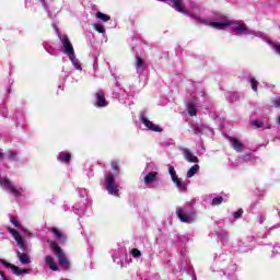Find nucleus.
I'll use <instances>...</instances> for the list:
<instances>
[{"label":"nucleus","mask_w":280,"mask_h":280,"mask_svg":"<svg viewBox=\"0 0 280 280\" xmlns=\"http://www.w3.org/2000/svg\"><path fill=\"white\" fill-rule=\"evenodd\" d=\"M195 20L197 23H202L203 25H209L210 27H213L214 30H231L234 32L236 36H253L256 38H261V40H265L270 45V47L273 49L275 54L280 56V43L275 42L268 37V35L261 33V31H255L252 28H248V26L244 23L240 22H233L229 20V18H215L213 20H202L200 16H195Z\"/></svg>","instance_id":"nucleus-1"},{"label":"nucleus","mask_w":280,"mask_h":280,"mask_svg":"<svg viewBox=\"0 0 280 280\" xmlns=\"http://www.w3.org/2000/svg\"><path fill=\"white\" fill-rule=\"evenodd\" d=\"M143 183L148 189L154 188V183H159V168L153 165H147L142 172Z\"/></svg>","instance_id":"nucleus-2"},{"label":"nucleus","mask_w":280,"mask_h":280,"mask_svg":"<svg viewBox=\"0 0 280 280\" xmlns=\"http://www.w3.org/2000/svg\"><path fill=\"white\" fill-rule=\"evenodd\" d=\"M48 244L54 253V255H56L58 261H59V266H61V268H63L65 270H69V259H67V256L65 255V252H62V249L60 248V246H58V244H56V242L54 241H48Z\"/></svg>","instance_id":"nucleus-3"},{"label":"nucleus","mask_w":280,"mask_h":280,"mask_svg":"<svg viewBox=\"0 0 280 280\" xmlns=\"http://www.w3.org/2000/svg\"><path fill=\"white\" fill-rule=\"evenodd\" d=\"M177 217L180 220V222H184L186 224H191L192 222H196V211L191 209V207H182L176 210Z\"/></svg>","instance_id":"nucleus-4"},{"label":"nucleus","mask_w":280,"mask_h":280,"mask_svg":"<svg viewBox=\"0 0 280 280\" xmlns=\"http://www.w3.org/2000/svg\"><path fill=\"white\" fill-rule=\"evenodd\" d=\"M105 189L110 196H119L121 186L115 180V175L113 173L105 174Z\"/></svg>","instance_id":"nucleus-5"},{"label":"nucleus","mask_w":280,"mask_h":280,"mask_svg":"<svg viewBox=\"0 0 280 280\" xmlns=\"http://www.w3.org/2000/svg\"><path fill=\"white\" fill-rule=\"evenodd\" d=\"M0 187L13 196H21V194H23V188H16L12 183H10L9 178L0 179Z\"/></svg>","instance_id":"nucleus-6"},{"label":"nucleus","mask_w":280,"mask_h":280,"mask_svg":"<svg viewBox=\"0 0 280 280\" xmlns=\"http://www.w3.org/2000/svg\"><path fill=\"white\" fill-rule=\"evenodd\" d=\"M140 121L147 130H151V132H163V128L148 119L145 113L140 114Z\"/></svg>","instance_id":"nucleus-7"},{"label":"nucleus","mask_w":280,"mask_h":280,"mask_svg":"<svg viewBox=\"0 0 280 280\" xmlns=\"http://www.w3.org/2000/svg\"><path fill=\"white\" fill-rule=\"evenodd\" d=\"M58 36L63 47V54H66V56L68 57L75 55V50L73 49V44H71V40H69V37H67V35H60V34Z\"/></svg>","instance_id":"nucleus-8"},{"label":"nucleus","mask_w":280,"mask_h":280,"mask_svg":"<svg viewBox=\"0 0 280 280\" xmlns=\"http://www.w3.org/2000/svg\"><path fill=\"white\" fill-rule=\"evenodd\" d=\"M8 231L14 237L19 248H21L22 250H26L27 249V243L23 240V236H21L19 231H16V230H14L12 228H8Z\"/></svg>","instance_id":"nucleus-9"},{"label":"nucleus","mask_w":280,"mask_h":280,"mask_svg":"<svg viewBox=\"0 0 280 280\" xmlns=\"http://www.w3.org/2000/svg\"><path fill=\"white\" fill-rule=\"evenodd\" d=\"M0 262L2 264V266H4V268H11L13 275H16L18 277H21V275L30 273V269H21V268L16 267V265L7 262L3 259H0Z\"/></svg>","instance_id":"nucleus-10"},{"label":"nucleus","mask_w":280,"mask_h":280,"mask_svg":"<svg viewBox=\"0 0 280 280\" xmlns=\"http://www.w3.org/2000/svg\"><path fill=\"white\" fill-rule=\"evenodd\" d=\"M180 152L183 153V156L185 159V161H187L188 163H198L200 160L198 159V156H196L191 150L187 149V148H180L179 149Z\"/></svg>","instance_id":"nucleus-11"},{"label":"nucleus","mask_w":280,"mask_h":280,"mask_svg":"<svg viewBox=\"0 0 280 280\" xmlns=\"http://www.w3.org/2000/svg\"><path fill=\"white\" fill-rule=\"evenodd\" d=\"M228 141L231 143L233 150H235V152H243L245 150V145L244 143H242V141H240V139L235 138V137H229Z\"/></svg>","instance_id":"nucleus-12"},{"label":"nucleus","mask_w":280,"mask_h":280,"mask_svg":"<svg viewBox=\"0 0 280 280\" xmlns=\"http://www.w3.org/2000/svg\"><path fill=\"white\" fill-rule=\"evenodd\" d=\"M50 233H52V235H54L56 242H58V244H65V242H67V236L65 235V233H62L57 228H51Z\"/></svg>","instance_id":"nucleus-13"},{"label":"nucleus","mask_w":280,"mask_h":280,"mask_svg":"<svg viewBox=\"0 0 280 280\" xmlns=\"http://www.w3.org/2000/svg\"><path fill=\"white\" fill-rule=\"evenodd\" d=\"M95 97H96L95 106H97L98 108H104L108 106V101H106V97H104V92L98 91L95 94Z\"/></svg>","instance_id":"nucleus-14"},{"label":"nucleus","mask_w":280,"mask_h":280,"mask_svg":"<svg viewBox=\"0 0 280 280\" xmlns=\"http://www.w3.org/2000/svg\"><path fill=\"white\" fill-rule=\"evenodd\" d=\"M16 257L22 266H27V264H32V258L25 253L16 250Z\"/></svg>","instance_id":"nucleus-15"},{"label":"nucleus","mask_w":280,"mask_h":280,"mask_svg":"<svg viewBox=\"0 0 280 280\" xmlns=\"http://www.w3.org/2000/svg\"><path fill=\"white\" fill-rule=\"evenodd\" d=\"M45 264L48 266L50 270H54L55 272H58V264L51 256L45 257Z\"/></svg>","instance_id":"nucleus-16"},{"label":"nucleus","mask_w":280,"mask_h":280,"mask_svg":"<svg viewBox=\"0 0 280 280\" xmlns=\"http://www.w3.org/2000/svg\"><path fill=\"white\" fill-rule=\"evenodd\" d=\"M175 187H177L178 191H187V182L183 180V178H177L173 180Z\"/></svg>","instance_id":"nucleus-17"},{"label":"nucleus","mask_w":280,"mask_h":280,"mask_svg":"<svg viewBox=\"0 0 280 280\" xmlns=\"http://www.w3.org/2000/svg\"><path fill=\"white\" fill-rule=\"evenodd\" d=\"M57 161L60 163H69L71 161V153L62 151L57 155Z\"/></svg>","instance_id":"nucleus-18"},{"label":"nucleus","mask_w":280,"mask_h":280,"mask_svg":"<svg viewBox=\"0 0 280 280\" xmlns=\"http://www.w3.org/2000/svg\"><path fill=\"white\" fill-rule=\"evenodd\" d=\"M198 172H200V165L195 164L192 165L186 173V178H194V176H196V174H198Z\"/></svg>","instance_id":"nucleus-19"},{"label":"nucleus","mask_w":280,"mask_h":280,"mask_svg":"<svg viewBox=\"0 0 280 280\" xmlns=\"http://www.w3.org/2000/svg\"><path fill=\"white\" fill-rule=\"evenodd\" d=\"M10 222H11V224H13V226H15L16 229H20V231L23 233V235H26V234L30 235L27 230H25V228L21 226V224L19 223V220H16V218L10 217Z\"/></svg>","instance_id":"nucleus-20"},{"label":"nucleus","mask_w":280,"mask_h":280,"mask_svg":"<svg viewBox=\"0 0 280 280\" xmlns=\"http://www.w3.org/2000/svg\"><path fill=\"white\" fill-rule=\"evenodd\" d=\"M252 126L255 128H266L267 130H270V125L264 122V120H253Z\"/></svg>","instance_id":"nucleus-21"},{"label":"nucleus","mask_w":280,"mask_h":280,"mask_svg":"<svg viewBox=\"0 0 280 280\" xmlns=\"http://www.w3.org/2000/svg\"><path fill=\"white\" fill-rule=\"evenodd\" d=\"M68 58L70 62H72L74 69L82 71V66H80V61L75 58V55H70Z\"/></svg>","instance_id":"nucleus-22"},{"label":"nucleus","mask_w":280,"mask_h":280,"mask_svg":"<svg viewBox=\"0 0 280 280\" xmlns=\"http://www.w3.org/2000/svg\"><path fill=\"white\" fill-rule=\"evenodd\" d=\"M187 110L190 117H196L198 113V108H196V105L194 103H188Z\"/></svg>","instance_id":"nucleus-23"},{"label":"nucleus","mask_w":280,"mask_h":280,"mask_svg":"<svg viewBox=\"0 0 280 280\" xmlns=\"http://www.w3.org/2000/svg\"><path fill=\"white\" fill-rule=\"evenodd\" d=\"M136 67H137V71H143V67H144V61L143 59H141V57L137 56L136 57Z\"/></svg>","instance_id":"nucleus-24"},{"label":"nucleus","mask_w":280,"mask_h":280,"mask_svg":"<svg viewBox=\"0 0 280 280\" xmlns=\"http://www.w3.org/2000/svg\"><path fill=\"white\" fill-rule=\"evenodd\" d=\"M96 19H100V21H103L104 23H108V21H110V15H106L102 12H97Z\"/></svg>","instance_id":"nucleus-25"},{"label":"nucleus","mask_w":280,"mask_h":280,"mask_svg":"<svg viewBox=\"0 0 280 280\" xmlns=\"http://www.w3.org/2000/svg\"><path fill=\"white\" fill-rule=\"evenodd\" d=\"M224 202V198L222 196L214 197L211 201L212 207H218Z\"/></svg>","instance_id":"nucleus-26"},{"label":"nucleus","mask_w":280,"mask_h":280,"mask_svg":"<svg viewBox=\"0 0 280 280\" xmlns=\"http://www.w3.org/2000/svg\"><path fill=\"white\" fill-rule=\"evenodd\" d=\"M168 174L172 180H176L178 178V175L176 174V168H174V166L172 165H168Z\"/></svg>","instance_id":"nucleus-27"},{"label":"nucleus","mask_w":280,"mask_h":280,"mask_svg":"<svg viewBox=\"0 0 280 280\" xmlns=\"http://www.w3.org/2000/svg\"><path fill=\"white\" fill-rule=\"evenodd\" d=\"M218 238L221 240V242H225V240H229V234L226 233V231L221 230L218 233Z\"/></svg>","instance_id":"nucleus-28"},{"label":"nucleus","mask_w":280,"mask_h":280,"mask_svg":"<svg viewBox=\"0 0 280 280\" xmlns=\"http://www.w3.org/2000/svg\"><path fill=\"white\" fill-rule=\"evenodd\" d=\"M7 158L9 161H19V155L14 151H9Z\"/></svg>","instance_id":"nucleus-29"},{"label":"nucleus","mask_w":280,"mask_h":280,"mask_svg":"<svg viewBox=\"0 0 280 280\" xmlns=\"http://www.w3.org/2000/svg\"><path fill=\"white\" fill-rule=\"evenodd\" d=\"M253 91H255L257 93V86L259 85V82H257V80H255V78H249L248 80Z\"/></svg>","instance_id":"nucleus-30"},{"label":"nucleus","mask_w":280,"mask_h":280,"mask_svg":"<svg viewBox=\"0 0 280 280\" xmlns=\"http://www.w3.org/2000/svg\"><path fill=\"white\" fill-rule=\"evenodd\" d=\"M117 94L118 100H126V97H128V94H126V90L124 89H118Z\"/></svg>","instance_id":"nucleus-31"},{"label":"nucleus","mask_w":280,"mask_h":280,"mask_svg":"<svg viewBox=\"0 0 280 280\" xmlns=\"http://www.w3.org/2000/svg\"><path fill=\"white\" fill-rule=\"evenodd\" d=\"M93 27L96 32H98V34H104V25H102L100 23H95V24H93Z\"/></svg>","instance_id":"nucleus-32"},{"label":"nucleus","mask_w":280,"mask_h":280,"mask_svg":"<svg viewBox=\"0 0 280 280\" xmlns=\"http://www.w3.org/2000/svg\"><path fill=\"white\" fill-rule=\"evenodd\" d=\"M110 165H112V170H113L116 174H119V162H117V161H112Z\"/></svg>","instance_id":"nucleus-33"},{"label":"nucleus","mask_w":280,"mask_h":280,"mask_svg":"<svg viewBox=\"0 0 280 280\" xmlns=\"http://www.w3.org/2000/svg\"><path fill=\"white\" fill-rule=\"evenodd\" d=\"M244 213V210L238 209L237 211L233 212L234 220H240L242 218V214Z\"/></svg>","instance_id":"nucleus-34"},{"label":"nucleus","mask_w":280,"mask_h":280,"mask_svg":"<svg viewBox=\"0 0 280 280\" xmlns=\"http://www.w3.org/2000/svg\"><path fill=\"white\" fill-rule=\"evenodd\" d=\"M255 159L253 154H245L243 158H240L241 162H247V161H253Z\"/></svg>","instance_id":"nucleus-35"},{"label":"nucleus","mask_w":280,"mask_h":280,"mask_svg":"<svg viewBox=\"0 0 280 280\" xmlns=\"http://www.w3.org/2000/svg\"><path fill=\"white\" fill-rule=\"evenodd\" d=\"M131 255H132V257H135L137 259V258L141 257V250L133 248L131 250Z\"/></svg>","instance_id":"nucleus-36"},{"label":"nucleus","mask_w":280,"mask_h":280,"mask_svg":"<svg viewBox=\"0 0 280 280\" xmlns=\"http://www.w3.org/2000/svg\"><path fill=\"white\" fill-rule=\"evenodd\" d=\"M272 104H273V106H276V108H280V96L272 100Z\"/></svg>","instance_id":"nucleus-37"},{"label":"nucleus","mask_w":280,"mask_h":280,"mask_svg":"<svg viewBox=\"0 0 280 280\" xmlns=\"http://www.w3.org/2000/svg\"><path fill=\"white\" fill-rule=\"evenodd\" d=\"M0 279L1 280H12V278L8 277L3 271L0 270Z\"/></svg>","instance_id":"nucleus-38"},{"label":"nucleus","mask_w":280,"mask_h":280,"mask_svg":"<svg viewBox=\"0 0 280 280\" xmlns=\"http://www.w3.org/2000/svg\"><path fill=\"white\" fill-rule=\"evenodd\" d=\"M74 213H77V215H82V214H84V210H80L78 208H74Z\"/></svg>","instance_id":"nucleus-39"},{"label":"nucleus","mask_w":280,"mask_h":280,"mask_svg":"<svg viewBox=\"0 0 280 280\" xmlns=\"http://www.w3.org/2000/svg\"><path fill=\"white\" fill-rule=\"evenodd\" d=\"M194 130H195V133L202 132V129H200V128H197V129H194Z\"/></svg>","instance_id":"nucleus-40"},{"label":"nucleus","mask_w":280,"mask_h":280,"mask_svg":"<svg viewBox=\"0 0 280 280\" xmlns=\"http://www.w3.org/2000/svg\"><path fill=\"white\" fill-rule=\"evenodd\" d=\"M5 154H3V152L0 151V159H4Z\"/></svg>","instance_id":"nucleus-41"},{"label":"nucleus","mask_w":280,"mask_h":280,"mask_svg":"<svg viewBox=\"0 0 280 280\" xmlns=\"http://www.w3.org/2000/svg\"><path fill=\"white\" fill-rule=\"evenodd\" d=\"M277 124H278V126H280V116L277 119Z\"/></svg>","instance_id":"nucleus-42"},{"label":"nucleus","mask_w":280,"mask_h":280,"mask_svg":"<svg viewBox=\"0 0 280 280\" xmlns=\"http://www.w3.org/2000/svg\"><path fill=\"white\" fill-rule=\"evenodd\" d=\"M230 280H237V278L236 277H231Z\"/></svg>","instance_id":"nucleus-43"},{"label":"nucleus","mask_w":280,"mask_h":280,"mask_svg":"<svg viewBox=\"0 0 280 280\" xmlns=\"http://www.w3.org/2000/svg\"><path fill=\"white\" fill-rule=\"evenodd\" d=\"M40 1V3H45V0H39Z\"/></svg>","instance_id":"nucleus-44"}]
</instances>
